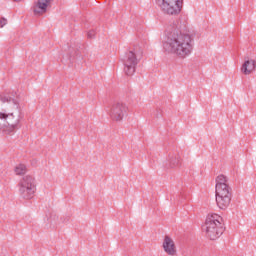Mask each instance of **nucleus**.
Listing matches in <instances>:
<instances>
[{
    "mask_svg": "<svg viewBox=\"0 0 256 256\" xmlns=\"http://www.w3.org/2000/svg\"><path fill=\"white\" fill-rule=\"evenodd\" d=\"M166 31L167 40L163 44L166 53L179 59H186L193 53V37L190 34L181 32L177 24L168 26Z\"/></svg>",
    "mask_w": 256,
    "mask_h": 256,
    "instance_id": "obj_1",
    "label": "nucleus"
},
{
    "mask_svg": "<svg viewBox=\"0 0 256 256\" xmlns=\"http://www.w3.org/2000/svg\"><path fill=\"white\" fill-rule=\"evenodd\" d=\"M19 111L13 98L5 95L0 96V131L5 135H11L19 129Z\"/></svg>",
    "mask_w": 256,
    "mask_h": 256,
    "instance_id": "obj_2",
    "label": "nucleus"
},
{
    "mask_svg": "<svg viewBox=\"0 0 256 256\" xmlns=\"http://www.w3.org/2000/svg\"><path fill=\"white\" fill-rule=\"evenodd\" d=\"M206 237L211 241H217L223 233H225V226L223 224V217L217 213L208 214L203 227Z\"/></svg>",
    "mask_w": 256,
    "mask_h": 256,
    "instance_id": "obj_3",
    "label": "nucleus"
},
{
    "mask_svg": "<svg viewBox=\"0 0 256 256\" xmlns=\"http://www.w3.org/2000/svg\"><path fill=\"white\" fill-rule=\"evenodd\" d=\"M231 187L227 184V177L223 174L216 178V204L219 209H227L231 205Z\"/></svg>",
    "mask_w": 256,
    "mask_h": 256,
    "instance_id": "obj_4",
    "label": "nucleus"
},
{
    "mask_svg": "<svg viewBox=\"0 0 256 256\" xmlns=\"http://www.w3.org/2000/svg\"><path fill=\"white\" fill-rule=\"evenodd\" d=\"M143 57V52L139 48H130L122 58V63L124 65V73L131 77L135 74L137 65Z\"/></svg>",
    "mask_w": 256,
    "mask_h": 256,
    "instance_id": "obj_5",
    "label": "nucleus"
},
{
    "mask_svg": "<svg viewBox=\"0 0 256 256\" xmlns=\"http://www.w3.org/2000/svg\"><path fill=\"white\" fill-rule=\"evenodd\" d=\"M158 7L164 15L177 17L183 11V0H157Z\"/></svg>",
    "mask_w": 256,
    "mask_h": 256,
    "instance_id": "obj_6",
    "label": "nucleus"
},
{
    "mask_svg": "<svg viewBox=\"0 0 256 256\" xmlns=\"http://www.w3.org/2000/svg\"><path fill=\"white\" fill-rule=\"evenodd\" d=\"M19 195L22 199H33L37 186L35 184V178L31 175L24 176L19 184Z\"/></svg>",
    "mask_w": 256,
    "mask_h": 256,
    "instance_id": "obj_7",
    "label": "nucleus"
},
{
    "mask_svg": "<svg viewBox=\"0 0 256 256\" xmlns=\"http://www.w3.org/2000/svg\"><path fill=\"white\" fill-rule=\"evenodd\" d=\"M127 111H129V108L127 107L126 103L116 101L111 105L109 115L112 121L119 123L120 121H123L125 117H127Z\"/></svg>",
    "mask_w": 256,
    "mask_h": 256,
    "instance_id": "obj_8",
    "label": "nucleus"
},
{
    "mask_svg": "<svg viewBox=\"0 0 256 256\" xmlns=\"http://www.w3.org/2000/svg\"><path fill=\"white\" fill-rule=\"evenodd\" d=\"M162 249L166 255L177 256V245H175V240L169 235L164 236Z\"/></svg>",
    "mask_w": 256,
    "mask_h": 256,
    "instance_id": "obj_9",
    "label": "nucleus"
},
{
    "mask_svg": "<svg viewBox=\"0 0 256 256\" xmlns=\"http://www.w3.org/2000/svg\"><path fill=\"white\" fill-rule=\"evenodd\" d=\"M256 71V61L254 59H247L241 66V73L243 75H251Z\"/></svg>",
    "mask_w": 256,
    "mask_h": 256,
    "instance_id": "obj_10",
    "label": "nucleus"
},
{
    "mask_svg": "<svg viewBox=\"0 0 256 256\" xmlns=\"http://www.w3.org/2000/svg\"><path fill=\"white\" fill-rule=\"evenodd\" d=\"M51 1L53 0H38L34 6L35 15H43V13H47V7H49Z\"/></svg>",
    "mask_w": 256,
    "mask_h": 256,
    "instance_id": "obj_11",
    "label": "nucleus"
},
{
    "mask_svg": "<svg viewBox=\"0 0 256 256\" xmlns=\"http://www.w3.org/2000/svg\"><path fill=\"white\" fill-rule=\"evenodd\" d=\"M181 163V157L177 153H170L167 158L166 167L169 169H175Z\"/></svg>",
    "mask_w": 256,
    "mask_h": 256,
    "instance_id": "obj_12",
    "label": "nucleus"
},
{
    "mask_svg": "<svg viewBox=\"0 0 256 256\" xmlns=\"http://www.w3.org/2000/svg\"><path fill=\"white\" fill-rule=\"evenodd\" d=\"M26 171H27V167L24 164H20L15 167L16 175H25Z\"/></svg>",
    "mask_w": 256,
    "mask_h": 256,
    "instance_id": "obj_13",
    "label": "nucleus"
},
{
    "mask_svg": "<svg viewBox=\"0 0 256 256\" xmlns=\"http://www.w3.org/2000/svg\"><path fill=\"white\" fill-rule=\"evenodd\" d=\"M7 25V19L5 18H1L0 19V27L3 28L4 26Z\"/></svg>",
    "mask_w": 256,
    "mask_h": 256,
    "instance_id": "obj_14",
    "label": "nucleus"
},
{
    "mask_svg": "<svg viewBox=\"0 0 256 256\" xmlns=\"http://www.w3.org/2000/svg\"><path fill=\"white\" fill-rule=\"evenodd\" d=\"M93 37H95V31H94V30H90V31L88 32V38H89V39H93Z\"/></svg>",
    "mask_w": 256,
    "mask_h": 256,
    "instance_id": "obj_15",
    "label": "nucleus"
}]
</instances>
